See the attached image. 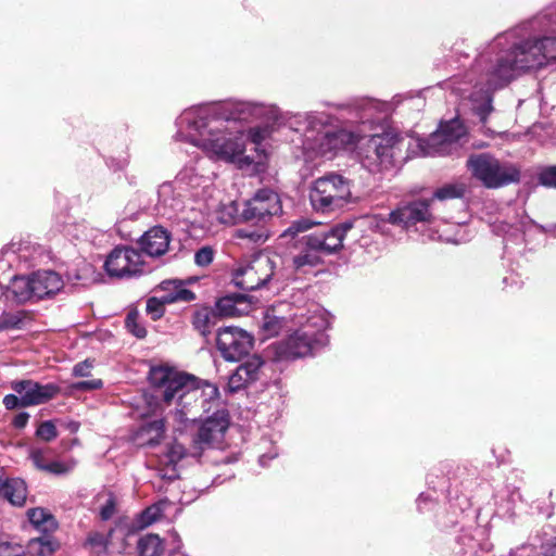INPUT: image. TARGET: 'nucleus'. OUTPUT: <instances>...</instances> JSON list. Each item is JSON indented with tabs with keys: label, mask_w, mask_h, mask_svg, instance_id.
<instances>
[{
	"label": "nucleus",
	"mask_w": 556,
	"mask_h": 556,
	"mask_svg": "<svg viewBox=\"0 0 556 556\" xmlns=\"http://www.w3.org/2000/svg\"><path fill=\"white\" fill-rule=\"evenodd\" d=\"M55 543L48 533H42L28 542L27 551L33 556H49L53 553Z\"/></svg>",
	"instance_id": "obj_39"
},
{
	"label": "nucleus",
	"mask_w": 556,
	"mask_h": 556,
	"mask_svg": "<svg viewBox=\"0 0 556 556\" xmlns=\"http://www.w3.org/2000/svg\"><path fill=\"white\" fill-rule=\"evenodd\" d=\"M541 549L544 556H556V536L546 540Z\"/></svg>",
	"instance_id": "obj_56"
},
{
	"label": "nucleus",
	"mask_w": 556,
	"mask_h": 556,
	"mask_svg": "<svg viewBox=\"0 0 556 556\" xmlns=\"http://www.w3.org/2000/svg\"><path fill=\"white\" fill-rule=\"evenodd\" d=\"M288 113L275 103L252 99L204 102L177 116L173 139L199 148L211 160L235 163L245 151L244 126L271 122L283 127Z\"/></svg>",
	"instance_id": "obj_2"
},
{
	"label": "nucleus",
	"mask_w": 556,
	"mask_h": 556,
	"mask_svg": "<svg viewBox=\"0 0 556 556\" xmlns=\"http://www.w3.org/2000/svg\"><path fill=\"white\" fill-rule=\"evenodd\" d=\"M432 497L430 494L421 493L417 498V506L420 511L426 509L427 504H432Z\"/></svg>",
	"instance_id": "obj_60"
},
{
	"label": "nucleus",
	"mask_w": 556,
	"mask_h": 556,
	"mask_svg": "<svg viewBox=\"0 0 556 556\" xmlns=\"http://www.w3.org/2000/svg\"><path fill=\"white\" fill-rule=\"evenodd\" d=\"M533 547L531 545H523L516 553H514L511 556H530L532 553Z\"/></svg>",
	"instance_id": "obj_61"
},
{
	"label": "nucleus",
	"mask_w": 556,
	"mask_h": 556,
	"mask_svg": "<svg viewBox=\"0 0 556 556\" xmlns=\"http://www.w3.org/2000/svg\"><path fill=\"white\" fill-rule=\"evenodd\" d=\"M511 216L503 220L501 226L496 229L500 233L508 236L515 240H522V236L531 227L536 226L535 223L526 214L522 207L511 208Z\"/></svg>",
	"instance_id": "obj_28"
},
{
	"label": "nucleus",
	"mask_w": 556,
	"mask_h": 556,
	"mask_svg": "<svg viewBox=\"0 0 556 556\" xmlns=\"http://www.w3.org/2000/svg\"><path fill=\"white\" fill-rule=\"evenodd\" d=\"M27 516L30 523L42 533H49L56 528L54 517L43 508L29 509Z\"/></svg>",
	"instance_id": "obj_35"
},
{
	"label": "nucleus",
	"mask_w": 556,
	"mask_h": 556,
	"mask_svg": "<svg viewBox=\"0 0 556 556\" xmlns=\"http://www.w3.org/2000/svg\"><path fill=\"white\" fill-rule=\"evenodd\" d=\"M167 501H160L147 507L132 522V529H144L159 520L163 515Z\"/></svg>",
	"instance_id": "obj_34"
},
{
	"label": "nucleus",
	"mask_w": 556,
	"mask_h": 556,
	"mask_svg": "<svg viewBox=\"0 0 556 556\" xmlns=\"http://www.w3.org/2000/svg\"><path fill=\"white\" fill-rule=\"evenodd\" d=\"M282 206L279 195L270 189H261L242 202L241 218L243 223L255 225V228L244 227L235 230L236 239L247 240L251 243H264L269 233L263 226L273 216L281 213Z\"/></svg>",
	"instance_id": "obj_6"
},
{
	"label": "nucleus",
	"mask_w": 556,
	"mask_h": 556,
	"mask_svg": "<svg viewBox=\"0 0 556 556\" xmlns=\"http://www.w3.org/2000/svg\"><path fill=\"white\" fill-rule=\"evenodd\" d=\"M87 542L92 547L104 548V546H105V538L101 533H91V534H89V536L87 539Z\"/></svg>",
	"instance_id": "obj_57"
},
{
	"label": "nucleus",
	"mask_w": 556,
	"mask_h": 556,
	"mask_svg": "<svg viewBox=\"0 0 556 556\" xmlns=\"http://www.w3.org/2000/svg\"><path fill=\"white\" fill-rule=\"evenodd\" d=\"M116 501L112 493L108 495L105 503L100 508V517L102 520H109L115 514Z\"/></svg>",
	"instance_id": "obj_51"
},
{
	"label": "nucleus",
	"mask_w": 556,
	"mask_h": 556,
	"mask_svg": "<svg viewBox=\"0 0 556 556\" xmlns=\"http://www.w3.org/2000/svg\"><path fill=\"white\" fill-rule=\"evenodd\" d=\"M238 296H224L216 302L215 308H213L218 318L220 316H235L238 312L236 307V299Z\"/></svg>",
	"instance_id": "obj_44"
},
{
	"label": "nucleus",
	"mask_w": 556,
	"mask_h": 556,
	"mask_svg": "<svg viewBox=\"0 0 556 556\" xmlns=\"http://www.w3.org/2000/svg\"><path fill=\"white\" fill-rule=\"evenodd\" d=\"M0 495L14 506H23L27 497L25 481L20 478H0Z\"/></svg>",
	"instance_id": "obj_32"
},
{
	"label": "nucleus",
	"mask_w": 556,
	"mask_h": 556,
	"mask_svg": "<svg viewBox=\"0 0 556 556\" xmlns=\"http://www.w3.org/2000/svg\"><path fill=\"white\" fill-rule=\"evenodd\" d=\"M104 268L110 277L132 278L147 271L141 253L132 247L119 245L108 255Z\"/></svg>",
	"instance_id": "obj_15"
},
{
	"label": "nucleus",
	"mask_w": 556,
	"mask_h": 556,
	"mask_svg": "<svg viewBox=\"0 0 556 556\" xmlns=\"http://www.w3.org/2000/svg\"><path fill=\"white\" fill-rule=\"evenodd\" d=\"M24 549L18 544L0 543V556H23Z\"/></svg>",
	"instance_id": "obj_54"
},
{
	"label": "nucleus",
	"mask_w": 556,
	"mask_h": 556,
	"mask_svg": "<svg viewBox=\"0 0 556 556\" xmlns=\"http://www.w3.org/2000/svg\"><path fill=\"white\" fill-rule=\"evenodd\" d=\"M200 421L201 426L193 438V456H200L205 447L222 443L230 424L228 410L222 401Z\"/></svg>",
	"instance_id": "obj_13"
},
{
	"label": "nucleus",
	"mask_w": 556,
	"mask_h": 556,
	"mask_svg": "<svg viewBox=\"0 0 556 556\" xmlns=\"http://www.w3.org/2000/svg\"><path fill=\"white\" fill-rule=\"evenodd\" d=\"M467 129L459 118L441 123L438 130L427 139L417 141L422 156H442L457 153L466 141Z\"/></svg>",
	"instance_id": "obj_11"
},
{
	"label": "nucleus",
	"mask_w": 556,
	"mask_h": 556,
	"mask_svg": "<svg viewBox=\"0 0 556 556\" xmlns=\"http://www.w3.org/2000/svg\"><path fill=\"white\" fill-rule=\"evenodd\" d=\"M4 295L8 300H13L17 303L36 301L31 275L14 276L7 287Z\"/></svg>",
	"instance_id": "obj_30"
},
{
	"label": "nucleus",
	"mask_w": 556,
	"mask_h": 556,
	"mask_svg": "<svg viewBox=\"0 0 556 556\" xmlns=\"http://www.w3.org/2000/svg\"><path fill=\"white\" fill-rule=\"evenodd\" d=\"M467 166L472 176L489 189L501 188L520 179V170L516 165L501 162L489 153L470 155Z\"/></svg>",
	"instance_id": "obj_10"
},
{
	"label": "nucleus",
	"mask_w": 556,
	"mask_h": 556,
	"mask_svg": "<svg viewBox=\"0 0 556 556\" xmlns=\"http://www.w3.org/2000/svg\"><path fill=\"white\" fill-rule=\"evenodd\" d=\"M264 361L258 355L248 357L237 369L229 376L227 388L233 393L260 378L261 369Z\"/></svg>",
	"instance_id": "obj_24"
},
{
	"label": "nucleus",
	"mask_w": 556,
	"mask_h": 556,
	"mask_svg": "<svg viewBox=\"0 0 556 556\" xmlns=\"http://www.w3.org/2000/svg\"><path fill=\"white\" fill-rule=\"evenodd\" d=\"M195 299L194 293L189 289H181L176 293H166L152 296L147 301V313L153 320L161 318L165 312V305L176 302H190Z\"/></svg>",
	"instance_id": "obj_29"
},
{
	"label": "nucleus",
	"mask_w": 556,
	"mask_h": 556,
	"mask_svg": "<svg viewBox=\"0 0 556 556\" xmlns=\"http://www.w3.org/2000/svg\"><path fill=\"white\" fill-rule=\"evenodd\" d=\"M264 361L258 355L248 357L237 369L229 376L227 388L233 393L260 378L261 369Z\"/></svg>",
	"instance_id": "obj_23"
},
{
	"label": "nucleus",
	"mask_w": 556,
	"mask_h": 556,
	"mask_svg": "<svg viewBox=\"0 0 556 556\" xmlns=\"http://www.w3.org/2000/svg\"><path fill=\"white\" fill-rule=\"evenodd\" d=\"M313 223L309 219L301 218L291 223V225L281 233V238L294 239L299 233L312 228Z\"/></svg>",
	"instance_id": "obj_45"
},
{
	"label": "nucleus",
	"mask_w": 556,
	"mask_h": 556,
	"mask_svg": "<svg viewBox=\"0 0 556 556\" xmlns=\"http://www.w3.org/2000/svg\"><path fill=\"white\" fill-rule=\"evenodd\" d=\"M188 197L177 187L175 180L165 181L157 188L156 211L167 219L175 218L185 208Z\"/></svg>",
	"instance_id": "obj_20"
},
{
	"label": "nucleus",
	"mask_w": 556,
	"mask_h": 556,
	"mask_svg": "<svg viewBox=\"0 0 556 556\" xmlns=\"http://www.w3.org/2000/svg\"><path fill=\"white\" fill-rule=\"evenodd\" d=\"M216 346L225 361L239 362L252 350L253 337L241 328L224 327L217 331Z\"/></svg>",
	"instance_id": "obj_17"
},
{
	"label": "nucleus",
	"mask_w": 556,
	"mask_h": 556,
	"mask_svg": "<svg viewBox=\"0 0 556 556\" xmlns=\"http://www.w3.org/2000/svg\"><path fill=\"white\" fill-rule=\"evenodd\" d=\"M126 327L135 337L139 339H142L147 336L146 328L138 324L137 316L132 313H129L126 317Z\"/></svg>",
	"instance_id": "obj_49"
},
{
	"label": "nucleus",
	"mask_w": 556,
	"mask_h": 556,
	"mask_svg": "<svg viewBox=\"0 0 556 556\" xmlns=\"http://www.w3.org/2000/svg\"><path fill=\"white\" fill-rule=\"evenodd\" d=\"M11 389L22 396V407L47 403L60 393V387L55 383L41 384L30 379L14 380Z\"/></svg>",
	"instance_id": "obj_19"
},
{
	"label": "nucleus",
	"mask_w": 556,
	"mask_h": 556,
	"mask_svg": "<svg viewBox=\"0 0 556 556\" xmlns=\"http://www.w3.org/2000/svg\"><path fill=\"white\" fill-rule=\"evenodd\" d=\"M556 61V3L497 34L453 89L468 98L484 125L493 111V92L531 70Z\"/></svg>",
	"instance_id": "obj_1"
},
{
	"label": "nucleus",
	"mask_w": 556,
	"mask_h": 556,
	"mask_svg": "<svg viewBox=\"0 0 556 556\" xmlns=\"http://www.w3.org/2000/svg\"><path fill=\"white\" fill-rule=\"evenodd\" d=\"M277 456V453H274V454H270V455H267V454H263L258 457V463L261 466L265 467L267 466L268 464V460L275 458Z\"/></svg>",
	"instance_id": "obj_62"
},
{
	"label": "nucleus",
	"mask_w": 556,
	"mask_h": 556,
	"mask_svg": "<svg viewBox=\"0 0 556 556\" xmlns=\"http://www.w3.org/2000/svg\"><path fill=\"white\" fill-rule=\"evenodd\" d=\"M279 257L267 254H257L251 260L237 265L232 273L233 283L244 290L254 291L270 286H280L291 276L277 268Z\"/></svg>",
	"instance_id": "obj_7"
},
{
	"label": "nucleus",
	"mask_w": 556,
	"mask_h": 556,
	"mask_svg": "<svg viewBox=\"0 0 556 556\" xmlns=\"http://www.w3.org/2000/svg\"><path fill=\"white\" fill-rule=\"evenodd\" d=\"M92 368H93V361L85 359L83 362L77 363L73 367V376L89 377L91 375Z\"/></svg>",
	"instance_id": "obj_53"
},
{
	"label": "nucleus",
	"mask_w": 556,
	"mask_h": 556,
	"mask_svg": "<svg viewBox=\"0 0 556 556\" xmlns=\"http://www.w3.org/2000/svg\"><path fill=\"white\" fill-rule=\"evenodd\" d=\"M36 435L46 442L54 440L58 437V431L53 421L46 420L41 422L36 430Z\"/></svg>",
	"instance_id": "obj_48"
},
{
	"label": "nucleus",
	"mask_w": 556,
	"mask_h": 556,
	"mask_svg": "<svg viewBox=\"0 0 556 556\" xmlns=\"http://www.w3.org/2000/svg\"><path fill=\"white\" fill-rule=\"evenodd\" d=\"M29 419V414L26 412L18 413L13 419V426L17 429H23Z\"/></svg>",
	"instance_id": "obj_58"
},
{
	"label": "nucleus",
	"mask_w": 556,
	"mask_h": 556,
	"mask_svg": "<svg viewBox=\"0 0 556 556\" xmlns=\"http://www.w3.org/2000/svg\"><path fill=\"white\" fill-rule=\"evenodd\" d=\"M68 428H70V430H71L72 432H76V431L78 430V428H79V424H78V422H74V421H73V422H71V424L68 425Z\"/></svg>",
	"instance_id": "obj_64"
},
{
	"label": "nucleus",
	"mask_w": 556,
	"mask_h": 556,
	"mask_svg": "<svg viewBox=\"0 0 556 556\" xmlns=\"http://www.w3.org/2000/svg\"><path fill=\"white\" fill-rule=\"evenodd\" d=\"M149 381L155 390L153 394L144 395L148 406L144 415H156L163 410L164 405L170 406L174 403V407L168 412V418L175 422L178 431L198 422L220 404L216 384L198 380L194 376L178 371L168 365L151 366Z\"/></svg>",
	"instance_id": "obj_3"
},
{
	"label": "nucleus",
	"mask_w": 556,
	"mask_h": 556,
	"mask_svg": "<svg viewBox=\"0 0 556 556\" xmlns=\"http://www.w3.org/2000/svg\"><path fill=\"white\" fill-rule=\"evenodd\" d=\"M288 319L282 316H277L275 309H267L262 320V331L265 338L275 337L287 327Z\"/></svg>",
	"instance_id": "obj_37"
},
{
	"label": "nucleus",
	"mask_w": 556,
	"mask_h": 556,
	"mask_svg": "<svg viewBox=\"0 0 556 556\" xmlns=\"http://www.w3.org/2000/svg\"><path fill=\"white\" fill-rule=\"evenodd\" d=\"M31 279L36 301L56 294L64 286L62 277L53 270H39L31 274Z\"/></svg>",
	"instance_id": "obj_27"
},
{
	"label": "nucleus",
	"mask_w": 556,
	"mask_h": 556,
	"mask_svg": "<svg viewBox=\"0 0 556 556\" xmlns=\"http://www.w3.org/2000/svg\"><path fill=\"white\" fill-rule=\"evenodd\" d=\"M264 125H256L253 127H250L244 132V139H249L254 144H262L265 140L270 138L271 134L275 129H278L279 127L277 125H274L271 122H263Z\"/></svg>",
	"instance_id": "obj_40"
},
{
	"label": "nucleus",
	"mask_w": 556,
	"mask_h": 556,
	"mask_svg": "<svg viewBox=\"0 0 556 556\" xmlns=\"http://www.w3.org/2000/svg\"><path fill=\"white\" fill-rule=\"evenodd\" d=\"M433 199H415L402 202L390 212L388 220L392 225L401 226L406 231L415 228L417 224H430L434 219L432 213Z\"/></svg>",
	"instance_id": "obj_16"
},
{
	"label": "nucleus",
	"mask_w": 556,
	"mask_h": 556,
	"mask_svg": "<svg viewBox=\"0 0 556 556\" xmlns=\"http://www.w3.org/2000/svg\"><path fill=\"white\" fill-rule=\"evenodd\" d=\"M353 227L352 222H344L331 227L328 231L309 233L313 244H316L321 256L338 251L343 245V239Z\"/></svg>",
	"instance_id": "obj_25"
},
{
	"label": "nucleus",
	"mask_w": 556,
	"mask_h": 556,
	"mask_svg": "<svg viewBox=\"0 0 556 556\" xmlns=\"http://www.w3.org/2000/svg\"><path fill=\"white\" fill-rule=\"evenodd\" d=\"M21 318L17 317L16 315H8L3 321H2V327L4 328H17L18 325L21 324Z\"/></svg>",
	"instance_id": "obj_59"
},
{
	"label": "nucleus",
	"mask_w": 556,
	"mask_h": 556,
	"mask_svg": "<svg viewBox=\"0 0 556 556\" xmlns=\"http://www.w3.org/2000/svg\"><path fill=\"white\" fill-rule=\"evenodd\" d=\"M127 164H128V161L126 157H124L123 160L118 161L116 169H123Z\"/></svg>",
	"instance_id": "obj_63"
},
{
	"label": "nucleus",
	"mask_w": 556,
	"mask_h": 556,
	"mask_svg": "<svg viewBox=\"0 0 556 556\" xmlns=\"http://www.w3.org/2000/svg\"><path fill=\"white\" fill-rule=\"evenodd\" d=\"M538 181L544 187L556 189V165L540 168L538 173Z\"/></svg>",
	"instance_id": "obj_46"
},
{
	"label": "nucleus",
	"mask_w": 556,
	"mask_h": 556,
	"mask_svg": "<svg viewBox=\"0 0 556 556\" xmlns=\"http://www.w3.org/2000/svg\"><path fill=\"white\" fill-rule=\"evenodd\" d=\"M457 544L459 545L458 553L464 555H472L477 556L478 551L481 547L478 540L469 532H464L462 535L457 538Z\"/></svg>",
	"instance_id": "obj_43"
},
{
	"label": "nucleus",
	"mask_w": 556,
	"mask_h": 556,
	"mask_svg": "<svg viewBox=\"0 0 556 556\" xmlns=\"http://www.w3.org/2000/svg\"><path fill=\"white\" fill-rule=\"evenodd\" d=\"M298 135L293 139L296 157L332 160L356 143L357 136L337 126V117L326 111H289L285 126Z\"/></svg>",
	"instance_id": "obj_4"
},
{
	"label": "nucleus",
	"mask_w": 556,
	"mask_h": 556,
	"mask_svg": "<svg viewBox=\"0 0 556 556\" xmlns=\"http://www.w3.org/2000/svg\"><path fill=\"white\" fill-rule=\"evenodd\" d=\"M41 256V248L28 240L12 241L0 253V260L13 266L23 264L25 267L33 266Z\"/></svg>",
	"instance_id": "obj_21"
},
{
	"label": "nucleus",
	"mask_w": 556,
	"mask_h": 556,
	"mask_svg": "<svg viewBox=\"0 0 556 556\" xmlns=\"http://www.w3.org/2000/svg\"><path fill=\"white\" fill-rule=\"evenodd\" d=\"M352 182L338 173H328L315 179L309 187V202L317 213L329 214L355 203Z\"/></svg>",
	"instance_id": "obj_8"
},
{
	"label": "nucleus",
	"mask_w": 556,
	"mask_h": 556,
	"mask_svg": "<svg viewBox=\"0 0 556 556\" xmlns=\"http://www.w3.org/2000/svg\"><path fill=\"white\" fill-rule=\"evenodd\" d=\"M29 458L34 466L41 470L55 476L66 475L73 470L75 462H60L53 459L54 450L50 446L33 445L29 447Z\"/></svg>",
	"instance_id": "obj_22"
},
{
	"label": "nucleus",
	"mask_w": 556,
	"mask_h": 556,
	"mask_svg": "<svg viewBox=\"0 0 556 556\" xmlns=\"http://www.w3.org/2000/svg\"><path fill=\"white\" fill-rule=\"evenodd\" d=\"M215 256V250L210 245L201 247L194 253V263L200 267L208 266Z\"/></svg>",
	"instance_id": "obj_47"
},
{
	"label": "nucleus",
	"mask_w": 556,
	"mask_h": 556,
	"mask_svg": "<svg viewBox=\"0 0 556 556\" xmlns=\"http://www.w3.org/2000/svg\"><path fill=\"white\" fill-rule=\"evenodd\" d=\"M218 320L217 313L213 308L202 307L193 314L192 325L201 336L206 338L212 333Z\"/></svg>",
	"instance_id": "obj_33"
},
{
	"label": "nucleus",
	"mask_w": 556,
	"mask_h": 556,
	"mask_svg": "<svg viewBox=\"0 0 556 556\" xmlns=\"http://www.w3.org/2000/svg\"><path fill=\"white\" fill-rule=\"evenodd\" d=\"M242 204L237 201H231L224 204L219 212V220L224 224L243 223L241 218Z\"/></svg>",
	"instance_id": "obj_42"
},
{
	"label": "nucleus",
	"mask_w": 556,
	"mask_h": 556,
	"mask_svg": "<svg viewBox=\"0 0 556 556\" xmlns=\"http://www.w3.org/2000/svg\"><path fill=\"white\" fill-rule=\"evenodd\" d=\"M186 289L180 280H165L162 281L157 289V293L166 294V293H176V291Z\"/></svg>",
	"instance_id": "obj_52"
},
{
	"label": "nucleus",
	"mask_w": 556,
	"mask_h": 556,
	"mask_svg": "<svg viewBox=\"0 0 556 556\" xmlns=\"http://www.w3.org/2000/svg\"><path fill=\"white\" fill-rule=\"evenodd\" d=\"M402 97L396 94L391 101H380L372 98H355L346 103L332 104L337 110H344L361 124L379 123L391 115L401 103Z\"/></svg>",
	"instance_id": "obj_12"
},
{
	"label": "nucleus",
	"mask_w": 556,
	"mask_h": 556,
	"mask_svg": "<svg viewBox=\"0 0 556 556\" xmlns=\"http://www.w3.org/2000/svg\"><path fill=\"white\" fill-rule=\"evenodd\" d=\"M169 242L170 233L162 226L150 228L138 239L141 252L150 257L164 255L168 250Z\"/></svg>",
	"instance_id": "obj_26"
},
{
	"label": "nucleus",
	"mask_w": 556,
	"mask_h": 556,
	"mask_svg": "<svg viewBox=\"0 0 556 556\" xmlns=\"http://www.w3.org/2000/svg\"><path fill=\"white\" fill-rule=\"evenodd\" d=\"M321 254L309 235L295 239L289 254L283 260L280 271L291 274L287 280L296 279L299 275L307 274L321 263Z\"/></svg>",
	"instance_id": "obj_14"
},
{
	"label": "nucleus",
	"mask_w": 556,
	"mask_h": 556,
	"mask_svg": "<svg viewBox=\"0 0 556 556\" xmlns=\"http://www.w3.org/2000/svg\"><path fill=\"white\" fill-rule=\"evenodd\" d=\"M202 163L204 159L198 156L194 162L185 165L174 179L188 198L200 197L212 182L211 177L200 170Z\"/></svg>",
	"instance_id": "obj_18"
},
{
	"label": "nucleus",
	"mask_w": 556,
	"mask_h": 556,
	"mask_svg": "<svg viewBox=\"0 0 556 556\" xmlns=\"http://www.w3.org/2000/svg\"><path fill=\"white\" fill-rule=\"evenodd\" d=\"M3 405L7 409H15L17 407H22V396H16L15 394H8L3 397Z\"/></svg>",
	"instance_id": "obj_55"
},
{
	"label": "nucleus",
	"mask_w": 556,
	"mask_h": 556,
	"mask_svg": "<svg viewBox=\"0 0 556 556\" xmlns=\"http://www.w3.org/2000/svg\"><path fill=\"white\" fill-rule=\"evenodd\" d=\"M193 452V444L189 450H187L182 444L178 442H173L167 446L163 462L167 465L176 466L179 462L188 457H192L194 459L199 458L200 456L192 455Z\"/></svg>",
	"instance_id": "obj_38"
},
{
	"label": "nucleus",
	"mask_w": 556,
	"mask_h": 556,
	"mask_svg": "<svg viewBox=\"0 0 556 556\" xmlns=\"http://www.w3.org/2000/svg\"><path fill=\"white\" fill-rule=\"evenodd\" d=\"M466 192V187L463 184H448L444 185L441 188H438L433 197L431 199L445 201L451 199H459L463 198Z\"/></svg>",
	"instance_id": "obj_41"
},
{
	"label": "nucleus",
	"mask_w": 556,
	"mask_h": 556,
	"mask_svg": "<svg viewBox=\"0 0 556 556\" xmlns=\"http://www.w3.org/2000/svg\"><path fill=\"white\" fill-rule=\"evenodd\" d=\"M137 549L140 556H162L164 543L156 534H146L138 540Z\"/></svg>",
	"instance_id": "obj_36"
},
{
	"label": "nucleus",
	"mask_w": 556,
	"mask_h": 556,
	"mask_svg": "<svg viewBox=\"0 0 556 556\" xmlns=\"http://www.w3.org/2000/svg\"><path fill=\"white\" fill-rule=\"evenodd\" d=\"M165 433L163 418L143 422L136 432V440L140 445L153 446L160 443Z\"/></svg>",
	"instance_id": "obj_31"
},
{
	"label": "nucleus",
	"mask_w": 556,
	"mask_h": 556,
	"mask_svg": "<svg viewBox=\"0 0 556 556\" xmlns=\"http://www.w3.org/2000/svg\"><path fill=\"white\" fill-rule=\"evenodd\" d=\"M103 387V381L101 379H91L85 381H78L71 386L73 391H93L99 390Z\"/></svg>",
	"instance_id": "obj_50"
},
{
	"label": "nucleus",
	"mask_w": 556,
	"mask_h": 556,
	"mask_svg": "<svg viewBox=\"0 0 556 556\" xmlns=\"http://www.w3.org/2000/svg\"><path fill=\"white\" fill-rule=\"evenodd\" d=\"M330 320L324 311L316 309L306 318L305 324L286 340L276 345V356L280 361H290L312 355L329 342L326 330Z\"/></svg>",
	"instance_id": "obj_5"
},
{
	"label": "nucleus",
	"mask_w": 556,
	"mask_h": 556,
	"mask_svg": "<svg viewBox=\"0 0 556 556\" xmlns=\"http://www.w3.org/2000/svg\"><path fill=\"white\" fill-rule=\"evenodd\" d=\"M361 143V162L370 173L388 169L402 157L404 139L393 131L364 137Z\"/></svg>",
	"instance_id": "obj_9"
}]
</instances>
